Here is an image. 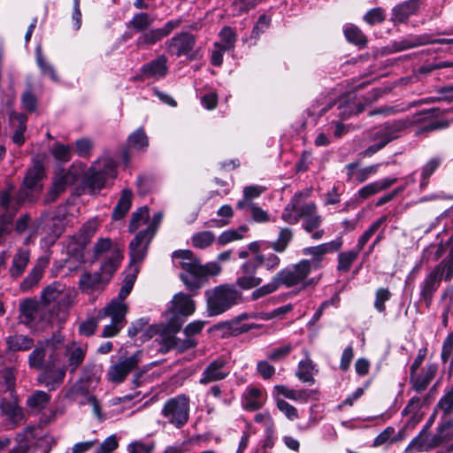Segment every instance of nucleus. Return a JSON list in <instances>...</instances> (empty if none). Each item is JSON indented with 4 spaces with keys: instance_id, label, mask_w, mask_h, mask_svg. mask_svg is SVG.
I'll use <instances>...</instances> for the list:
<instances>
[{
    "instance_id": "obj_39",
    "label": "nucleus",
    "mask_w": 453,
    "mask_h": 453,
    "mask_svg": "<svg viewBox=\"0 0 453 453\" xmlns=\"http://www.w3.org/2000/svg\"><path fill=\"white\" fill-rule=\"evenodd\" d=\"M1 413L7 418V419L14 424L22 420L24 414L22 409L19 406L17 400H2L0 404Z\"/></svg>"
},
{
    "instance_id": "obj_40",
    "label": "nucleus",
    "mask_w": 453,
    "mask_h": 453,
    "mask_svg": "<svg viewBox=\"0 0 453 453\" xmlns=\"http://www.w3.org/2000/svg\"><path fill=\"white\" fill-rule=\"evenodd\" d=\"M5 342L12 351H27L35 346L34 339L24 334L10 335Z\"/></svg>"
},
{
    "instance_id": "obj_11",
    "label": "nucleus",
    "mask_w": 453,
    "mask_h": 453,
    "mask_svg": "<svg viewBox=\"0 0 453 453\" xmlns=\"http://www.w3.org/2000/svg\"><path fill=\"white\" fill-rule=\"evenodd\" d=\"M155 235V227L152 226L140 231L129 243L130 270L134 271L147 253V249Z\"/></svg>"
},
{
    "instance_id": "obj_41",
    "label": "nucleus",
    "mask_w": 453,
    "mask_h": 453,
    "mask_svg": "<svg viewBox=\"0 0 453 453\" xmlns=\"http://www.w3.org/2000/svg\"><path fill=\"white\" fill-rule=\"evenodd\" d=\"M415 120H411L409 119H395L391 122L385 123L382 127L386 131L385 142H391L392 140L397 138V134L414 123Z\"/></svg>"
},
{
    "instance_id": "obj_30",
    "label": "nucleus",
    "mask_w": 453,
    "mask_h": 453,
    "mask_svg": "<svg viewBox=\"0 0 453 453\" xmlns=\"http://www.w3.org/2000/svg\"><path fill=\"white\" fill-rule=\"evenodd\" d=\"M111 276H108L106 273L101 272L96 273H86L80 279V288L85 293H91L94 290H97L103 283L109 280Z\"/></svg>"
},
{
    "instance_id": "obj_29",
    "label": "nucleus",
    "mask_w": 453,
    "mask_h": 453,
    "mask_svg": "<svg viewBox=\"0 0 453 453\" xmlns=\"http://www.w3.org/2000/svg\"><path fill=\"white\" fill-rule=\"evenodd\" d=\"M142 73L148 79H161L164 78L167 72V58L162 55L154 60L147 63L142 66Z\"/></svg>"
},
{
    "instance_id": "obj_35",
    "label": "nucleus",
    "mask_w": 453,
    "mask_h": 453,
    "mask_svg": "<svg viewBox=\"0 0 453 453\" xmlns=\"http://www.w3.org/2000/svg\"><path fill=\"white\" fill-rule=\"evenodd\" d=\"M422 0H408L395 5L392 11V20L395 22H403L408 18L416 13Z\"/></svg>"
},
{
    "instance_id": "obj_34",
    "label": "nucleus",
    "mask_w": 453,
    "mask_h": 453,
    "mask_svg": "<svg viewBox=\"0 0 453 453\" xmlns=\"http://www.w3.org/2000/svg\"><path fill=\"white\" fill-rule=\"evenodd\" d=\"M9 119L11 126L14 128V133L12 137V142L21 146L26 141L24 134L27 130V117L24 113L12 111Z\"/></svg>"
},
{
    "instance_id": "obj_36",
    "label": "nucleus",
    "mask_w": 453,
    "mask_h": 453,
    "mask_svg": "<svg viewBox=\"0 0 453 453\" xmlns=\"http://www.w3.org/2000/svg\"><path fill=\"white\" fill-rule=\"evenodd\" d=\"M397 180L396 178H386L369 183L361 188L357 192V197L360 201H364L370 196L387 189Z\"/></svg>"
},
{
    "instance_id": "obj_23",
    "label": "nucleus",
    "mask_w": 453,
    "mask_h": 453,
    "mask_svg": "<svg viewBox=\"0 0 453 453\" xmlns=\"http://www.w3.org/2000/svg\"><path fill=\"white\" fill-rule=\"evenodd\" d=\"M77 180V173L74 168L65 171L61 169L56 173L52 188L48 195L47 202H52L56 197L64 192L68 185L73 184Z\"/></svg>"
},
{
    "instance_id": "obj_5",
    "label": "nucleus",
    "mask_w": 453,
    "mask_h": 453,
    "mask_svg": "<svg viewBox=\"0 0 453 453\" xmlns=\"http://www.w3.org/2000/svg\"><path fill=\"white\" fill-rule=\"evenodd\" d=\"M453 277V250L437 265H435L419 283V301L429 308L434 296L439 289L441 280L449 281Z\"/></svg>"
},
{
    "instance_id": "obj_56",
    "label": "nucleus",
    "mask_w": 453,
    "mask_h": 453,
    "mask_svg": "<svg viewBox=\"0 0 453 453\" xmlns=\"http://www.w3.org/2000/svg\"><path fill=\"white\" fill-rule=\"evenodd\" d=\"M441 163V159L440 157H433L422 167L420 181L421 188L426 187L430 176L440 166Z\"/></svg>"
},
{
    "instance_id": "obj_24",
    "label": "nucleus",
    "mask_w": 453,
    "mask_h": 453,
    "mask_svg": "<svg viewBox=\"0 0 453 453\" xmlns=\"http://www.w3.org/2000/svg\"><path fill=\"white\" fill-rule=\"evenodd\" d=\"M173 260L185 271L184 274L202 276L203 269L200 261L190 250H177L173 254Z\"/></svg>"
},
{
    "instance_id": "obj_19",
    "label": "nucleus",
    "mask_w": 453,
    "mask_h": 453,
    "mask_svg": "<svg viewBox=\"0 0 453 453\" xmlns=\"http://www.w3.org/2000/svg\"><path fill=\"white\" fill-rule=\"evenodd\" d=\"M230 373L228 362L226 357H219L211 362L204 368L201 373L199 383L202 385H208L210 383L217 382L225 380Z\"/></svg>"
},
{
    "instance_id": "obj_64",
    "label": "nucleus",
    "mask_w": 453,
    "mask_h": 453,
    "mask_svg": "<svg viewBox=\"0 0 453 453\" xmlns=\"http://www.w3.org/2000/svg\"><path fill=\"white\" fill-rule=\"evenodd\" d=\"M154 448V442L146 443L142 440H137L127 445V451L128 453H151Z\"/></svg>"
},
{
    "instance_id": "obj_46",
    "label": "nucleus",
    "mask_w": 453,
    "mask_h": 453,
    "mask_svg": "<svg viewBox=\"0 0 453 453\" xmlns=\"http://www.w3.org/2000/svg\"><path fill=\"white\" fill-rule=\"evenodd\" d=\"M388 216L384 215L376 219L369 227L366 229L363 234L357 240V243L356 246V250L360 252L371 237L388 221Z\"/></svg>"
},
{
    "instance_id": "obj_54",
    "label": "nucleus",
    "mask_w": 453,
    "mask_h": 453,
    "mask_svg": "<svg viewBox=\"0 0 453 453\" xmlns=\"http://www.w3.org/2000/svg\"><path fill=\"white\" fill-rule=\"evenodd\" d=\"M346 39L359 47H365L367 43L366 36L355 26H349L344 29Z\"/></svg>"
},
{
    "instance_id": "obj_14",
    "label": "nucleus",
    "mask_w": 453,
    "mask_h": 453,
    "mask_svg": "<svg viewBox=\"0 0 453 453\" xmlns=\"http://www.w3.org/2000/svg\"><path fill=\"white\" fill-rule=\"evenodd\" d=\"M342 245V238H337L329 242L323 243L314 247H308L303 250V254L311 256V259H303L310 267V270H317L321 267V261L324 256L329 252H334L341 249Z\"/></svg>"
},
{
    "instance_id": "obj_43",
    "label": "nucleus",
    "mask_w": 453,
    "mask_h": 453,
    "mask_svg": "<svg viewBox=\"0 0 453 453\" xmlns=\"http://www.w3.org/2000/svg\"><path fill=\"white\" fill-rule=\"evenodd\" d=\"M317 372L316 365L307 357L299 362L296 376L303 382L313 384L315 381L314 375Z\"/></svg>"
},
{
    "instance_id": "obj_13",
    "label": "nucleus",
    "mask_w": 453,
    "mask_h": 453,
    "mask_svg": "<svg viewBox=\"0 0 453 453\" xmlns=\"http://www.w3.org/2000/svg\"><path fill=\"white\" fill-rule=\"evenodd\" d=\"M181 19L168 20L162 27L149 29L143 32L136 40L139 49H148L167 37L173 30L180 27Z\"/></svg>"
},
{
    "instance_id": "obj_48",
    "label": "nucleus",
    "mask_w": 453,
    "mask_h": 453,
    "mask_svg": "<svg viewBox=\"0 0 453 453\" xmlns=\"http://www.w3.org/2000/svg\"><path fill=\"white\" fill-rule=\"evenodd\" d=\"M44 271V266L37 264L33 267L28 275L20 283V289L24 292L32 289L41 280Z\"/></svg>"
},
{
    "instance_id": "obj_31",
    "label": "nucleus",
    "mask_w": 453,
    "mask_h": 453,
    "mask_svg": "<svg viewBox=\"0 0 453 453\" xmlns=\"http://www.w3.org/2000/svg\"><path fill=\"white\" fill-rule=\"evenodd\" d=\"M265 402V397L261 389L255 387H249L242 396L243 409L250 411L260 409Z\"/></svg>"
},
{
    "instance_id": "obj_22",
    "label": "nucleus",
    "mask_w": 453,
    "mask_h": 453,
    "mask_svg": "<svg viewBox=\"0 0 453 453\" xmlns=\"http://www.w3.org/2000/svg\"><path fill=\"white\" fill-rule=\"evenodd\" d=\"M87 348L78 346L75 343L65 347V356L66 362L63 360L64 353L60 349V365L65 368V372L69 371L71 373L76 372L78 367L82 364L86 356Z\"/></svg>"
},
{
    "instance_id": "obj_12",
    "label": "nucleus",
    "mask_w": 453,
    "mask_h": 453,
    "mask_svg": "<svg viewBox=\"0 0 453 453\" xmlns=\"http://www.w3.org/2000/svg\"><path fill=\"white\" fill-rule=\"evenodd\" d=\"M94 252L96 257L109 254L107 260L101 265V270L106 273L108 276L112 275L123 258L120 250L117 246H112L109 238L98 240L95 244Z\"/></svg>"
},
{
    "instance_id": "obj_15",
    "label": "nucleus",
    "mask_w": 453,
    "mask_h": 453,
    "mask_svg": "<svg viewBox=\"0 0 453 453\" xmlns=\"http://www.w3.org/2000/svg\"><path fill=\"white\" fill-rule=\"evenodd\" d=\"M166 324H161V327H154L159 330L158 342L161 344L160 351L164 354L169 352L176 346L178 338L176 334L180 330L182 326V319H166Z\"/></svg>"
},
{
    "instance_id": "obj_6",
    "label": "nucleus",
    "mask_w": 453,
    "mask_h": 453,
    "mask_svg": "<svg viewBox=\"0 0 453 453\" xmlns=\"http://www.w3.org/2000/svg\"><path fill=\"white\" fill-rule=\"evenodd\" d=\"M209 317L220 315L241 301L242 294L234 285H219L204 293Z\"/></svg>"
},
{
    "instance_id": "obj_61",
    "label": "nucleus",
    "mask_w": 453,
    "mask_h": 453,
    "mask_svg": "<svg viewBox=\"0 0 453 453\" xmlns=\"http://www.w3.org/2000/svg\"><path fill=\"white\" fill-rule=\"evenodd\" d=\"M452 425V420H447L438 426L436 434H434L435 444L441 445L451 438L450 429Z\"/></svg>"
},
{
    "instance_id": "obj_53",
    "label": "nucleus",
    "mask_w": 453,
    "mask_h": 453,
    "mask_svg": "<svg viewBox=\"0 0 453 453\" xmlns=\"http://www.w3.org/2000/svg\"><path fill=\"white\" fill-rule=\"evenodd\" d=\"M150 218L149 209L147 207L139 208L132 214L129 223V232H135L141 226L147 223Z\"/></svg>"
},
{
    "instance_id": "obj_42",
    "label": "nucleus",
    "mask_w": 453,
    "mask_h": 453,
    "mask_svg": "<svg viewBox=\"0 0 453 453\" xmlns=\"http://www.w3.org/2000/svg\"><path fill=\"white\" fill-rule=\"evenodd\" d=\"M50 402V395L42 390H36L27 399V405L33 412H40Z\"/></svg>"
},
{
    "instance_id": "obj_38",
    "label": "nucleus",
    "mask_w": 453,
    "mask_h": 453,
    "mask_svg": "<svg viewBox=\"0 0 453 453\" xmlns=\"http://www.w3.org/2000/svg\"><path fill=\"white\" fill-rule=\"evenodd\" d=\"M97 222L96 220L88 221L81 229L83 236V241L81 243H74L73 242L69 243L68 251L73 252L75 256H77L78 260H82L83 257L81 254V250L84 247L86 242L96 233L97 230Z\"/></svg>"
},
{
    "instance_id": "obj_45",
    "label": "nucleus",
    "mask_w": 453,
    "mask_h": 453,
    "mask_svg": "<svg viewBox=\"0 0 453 453\" xmlns=\"http://www.w3.org/2000/svg\"><path fill=\"white\" fill-rule=\"evenodd\" d=\"M264 191L265 188L262 186L253 185L245 187L243 188V198L236 204L237 209L246 210L247 207L255 204L252 203V200L259 197Z\"/></svg>"
},
{
    "instance_id": "obj_59",
    "label": "nucleus",
    "mask_w": 453,
    "mask_h": 453,
    "mask_svg": "<svg viewBox=\"0 0 453 453\" xmlns=\"http://www.w3.org/2000/svg\"><path fill=\"white\" fill-rule=\"evenodd\" d=\"M358 250H349L342 252L338 256V270L342 272H348L352 263L356 260L358 255Z\"/></svg>"
},
{
    "instance_id": "obj_62",
    "label": "nucleus",
    "mask_w": 453,
    "mask_h": 453,
    "mask_svg": "<svg viewBox=\"0 0 453 453\" xmlns=\"http://www.w3.org/2000/svg\"><path fill=\"white\" fill-rule=\"evenodd\" d=\"M441 360L453 365V333H449L445 338L441 348Z\"/></svg>"
},
{
    "instance_id": "obj_25",
    "label": "nucleus",
    "mask_w": 453,
    "mask_h": 453,
    "mask_svg": "<svg viewBox=\"0 0 453 453\" xmlns=\"http://www.w3.org/2000/svg\"><path fill=\"white\" fill-rule=\"evenodd\" d=\"M300 215L303 219L302 226L307 233H312L322 224L323 219L321 215L318 213L315 203L303 204L300 207Z\"/></svg>"
},
{
    "instance_id": "obj_58",
    "label": "nucleus",
    "mask_w": 453,
    "mask_h": 453,
    "mask_svg": "<svg viewBox=\"0 0 453 453\" xmlns=\"http://www.w3.org/2000/svg\"><path fill=\"white\" fill-rule=\"evenodd\" d=\"M262 0H234L231 4L234 15H241L255 8Z\"/></svg>"
},
{
    "instance_id": "obj_9",
    "label": "nucleus",
    "mask_w": 453,
    "mask_h": 453,
    "mask_svg": "<svg viewBox=\"0 0 453 453\" xmlns=\"http://www.w3.org/2000/svg\"><path fill=\"white\" fill-rule=\"evenodd\" d=\"M19 311L20 323L27 326H33L38 322L51 323L55 321L42 302H38L36 299L27 298L20 302Z\"/></svg>"
},
{
    "instance_id": "obj_51",
    "label": "nucleus",
    "mask_w": 453,
    "mask_h": 453,
    "mask_svg": "<svg viewBox=\"0 0 453 453\" xmlns=\"http://www.w3.org/2000/svg\"><path fill=\"white\" fill-rule=\"evenodd\" d=\"M35 55H36V64H37L38 67L40 68L42 74L48 75V76H50V78L52 81H58V75L56 73L54 67L52 66V65H50V63H48L46 61L40 47L36 48Z\"/></svg>"
},
{
    "instance_id": "obj_1",
    "label": "nucleus",
    "mask_w": 453,
    "mask_h": 453,
    "mask_svg": "<svg viewBox=\"0 0 453 453\" xmlns=\"http://www.w3.org/2000/svg\"><path fill=\"white\" fill-rule=\"evenodd\" d=\"M64 342L61 335L38 342L28 356L31 368L43 370L38 381L50 390H55L64 381L65 368L60 365V346Z\"/></svg>"
},
{
    "instance_id": "obj_8",
    "label": "nucleus",
    "mask_w": 453,
    "mask_h": 453,
    "mask_svg": "<svg viewBox=\"0 0 453 453\" xmlns=\"http://www.w3.org/2000/svg\"><path fill=\"white\" fill-rule=\"evenodd\" d=\"M190 400L184 394L169 398L165 402L161 415L165 422L180 429L187 425L189 419Z\"/></svg>"
},
{
    "instance_id": "obj_17",
    "label": "nucleus",
    "mask_w": 453,
    "mask_h": 453,
    "mask_svg": "<svg viewBox=\"0 0 453 453\" xmlns=\"http://www.w3.org/2000/svg\"><path fill=\"white\" fill-rule=\"evenodd\" d=\"M140 357L141 353L136 352L111 365L106 373L108 380L115 384L124 381L127 374L137 367Z\"/></svg>"
},
{
    "instance_id": "obj_32",
    "label": "nucleus",
    "mask_w": 453,
    "mask_h": 453,
    "mask_svg": "<svg viewBox=\"0 0 453 453\" xmlns=\"http://www.w3.org/2000/svg\"><path fill=\"white\" fill-rule=\"evenodd\" d=\"M438 446V444H435L434 435H430L428 430L422 429L419 434L411 440L405 449V451L407 453H412L414 450L428 451Z\"/></svg>"
},
{
    "instance_id": "obj_63",
    "label": "nucleus",
    "mask_w": 453,
    "mask_h": 453,
    "mask_svg": "<svg viewBox=\"0 0 453 453\" xmlns=\"http://www.w3.org/2000/svg\"><path fill=\"white\" fill-rule=\"evenodd\" d=\"M276 406L280 411L288 419L293 421L298 418V411L292 404L288 403L283 399L276 398Z\"/></svg>"
},
{
    "instance_id": "obj_60",
    "label": "nucleus",
    "mask_w": 453,
    "mask_h": 453,
    "mask_svg": "<svg viewBox=\"0 0 453 453\" xmlns=\"http://www.w3.org/2000/svg\"><path fill=\"white\" fill-rule=\"evenodd\" d=\"M436 411H442L443 415L453 413V386L440 399L436 405Z\"/></svg>"
},
{
    "instance_id": "obj_47",
    "label": "nucleus",
    "mask_w": 453,
    "mask_h": 453,
    "mask_svg": "<svg viewBox=\"0 0 453 453\" xmlns=\"http://www.w3.org/2000/svg\"><path fill=\"white\" fill-rule=\"evenodd\" d=\"M294 237V232L289 227H281L279 231L277 239L272 243V249L279 253L284 252Z\"/></svg>"
},
{
    "instance_id": "obj_18",
    "label": "nucleus",
    "mask_w": 453,
    "mask_h": 453,
    "mask_svg": "<svg viewBox=\"0 0 453 453\" xmlns=\"http://www.w3.org/2000/svg\"><path fill=\"white\" fill-rule=\"evenodd\" d=\"M196 45V37L190 33L176 34L165 43L167 52L176 57L187 56L192 52Z\"/></svg>"
},
{
    "instance_id": "obj_2",
    "label": "nucleus",
    "mask_w": 453,
    "mask_h": 453,
    "mask_svg": "<svg viewBox=\"0 0 453 453\" xmlns=\"http://www.w3.org/2000/svg\"><path fill=\"white\" fill-rule=\"evenodd\" d=\"M44 167L42 163L35 162L34 165L28 169L23 181V185L19 188L17 195L13 196L14 188L12 185L0 193V205L7 211L15 212L19 205L27 201H32L36 195L42 190L41 181L43 179Z\"/></svg>"
},
{
    "instance_id": "obj_44",
    "label": "nucleus",
    "mask_w": 453,
    "mask_h": 453,
    "mask_svg": "<svg viewBox=\"0 0 453 453\" xmlns=\"http://www.w3.org/2000/svg\"><path fill=\"white\" fill-rule=\"evenodd\" d=\"M133 194L129 189H123L113 211L112 219L119 220L127 213L132 204Z\"/></svg>"
},
{
    "instance_id": "obj_49",
    "label": "nucleus",
    "mask_w": 453,
    "mask_h": 453,
    "mask_svg": "<svg viewBox=\"0 0 453 453\" xmlns=\"http://www.w3.org/2000/svg\"><path fill=\"white\" fill-rule=\"evenodd\" d=\"M154 19L146 12L136 13L129 21L128 26L137 32H145L152 26Z\"/></svg>"
},
{
    "instance_id": "obj_27",
    "label": "nucleus",
    "mask_w": 453,
    "mask_h": 453,
    "mask_svg": "<svg viewBox=\"0 0 453 453\" xmlns=\"http://www.w3.org/2000/svg\"><path fill=\"white\" fill-rule=\"evenodd\" d=\"M52 225V221L48 219L33 220L28 229L29 234L27 239V242H33L38 235L45 233V234L47 235V237L45 238L46 243H53L58 235V232H54L52 234L50 233Z\"/></svg>"
},
{
    "instance_id": "obj_57",
    "label": "nucleus",
    "mask_w": 453,
    "mask_h": 453,
    "mask_svg": "<svg viewBox=\"0 0 453 453\" xmlns=\"http://www.w3.org/2000/svg\"><path fill=\"white\" fill-rule=\"evenodd\" d=\"M214 241L215 236L211 231L199 232L192 236V244L198 249H205L211 245Z\"/></svg>"
},
{
    "instance_id": "obj_7",
    "label": "nucleus",
    "mask_w": 453,
    "mask_h": 453,
    "mask_svg": "<svg viewBox=\"0 0 453 453\" xmlns=\"http://www.w3.org/2000/svg\"><path fill=\"white\" fill-rule=\"evenodd\" d=\"M117 176L116 164L110 157L95 161L85 173L82 185L88 193L95 194L106 186L107 180Z\"/></svg>"
},
{
    "instance_id": "obj_50",
    "label": "nucleus",
    "mask_w": 453,
    "mask_h": 453,
    "mask_svg": "<svg viewBox=\"0 0 453 453\" xmlns=\"http://www.w3.org/2000/svg\"><path fill=\"white\" fill-rule=\"evenodd\" d=\"M128 147L137 150H144L149 146V139L143 130L140 127L129 134L127 139Z\"/></svg>"
},
{
    "instance_id": "obj_3",
    "label": "nucleus",
    "mask_w": 453,
    "mask_h": 453,
    "mask_svg": "<svg viewBox=\"0 0 453 453\" xmlns=\"http://www.w3.org/2000/svg\"><path fill=\"white\" fill-rule=\"evenodd\" d=\"M139 268L134 266V271L125 279L124 285L121 287L118 297L112 299L104 308L99 311V318H111V323L106 325L103 330L102 336L110 338L117 335L126 324V315L128 311V306L125 299L130 294Z\"/></svg>"
},
{
    "instance_id": "obj_20",
    "label": "nucleus",
    "mask_w": 453,
    "mask_h": 453,
    "mask_svg": "<svg viewBox=\"0 0 453 453\" xmlns=\"http://www.w3.org/2000/svg\"><path fill=\"white\" fill-rule=\"evenodd\" d=\"M260 266L258 256L254 259H250L241 266L242 276L237 278L236 283L242 289H250L258 287L262 283V279L256 276L257 268Z\"/></svg>"
},
{
    "instance_id": "obj_10",
    "label": "nucleus",
    "mask_w": 453,
    "mask_h": 453,
    "mask_svg": "<svg viewBox=\"0 0 453 453\" xmlns=\"http://www.w3.org/2000/svg\"><path fill=\"white\" fill-rule=\"evenodd\" d=\"M311 272L308 264L301 260L293 266L280 270L274 275V278L279 287L285 286L290 288L299 284H305V280Z\"/></svg>"
},
{
    "instance_id": "obj_52",
    "label": "nucleus",
    "mask_w": 453,
    "mask_h": 453,
    "mask_svg": "<svg viewBox=\"0 0 453 453\" xmlns=\"http://www.w3.org/2000/svg\"><path fill=\"white\" fill-rule=\"evenodd\" d=\"M249 230L247 226H241L236 229H229L223 232L219 237V243L226 245L231 242L241 240Z\"/></svg>"
},
{
    "instance_id": "obj_21",
    "label": "nucleus",
    "mask_w": 453,
    "mask_h": 453,
    "mask_svg": "<svg viewBox=\"0 0 453 453\" xmlns=\"http://www.w3.org/2000/svg\"><path fill=\"white\" fill-rule=\"evenodd\" d=\"M311 194V188H305L302 191L296 192L292 198L290 199L289 203L286 205L284 208L281 219L288 224H296L301 219L300 215V207L301 203L308 198Z\"/></svg>"
},
{
    "instance_id": "obj_33",
    "label": "nucleus",
    "mask_w": 453,
    "mask_h": 453,
    "mask_svg": "<svg viewBox=\"0 0 453 453\" xmlns=\"http://www.w3.org/2000/svg\"><path fill=\"white\" fill-rule=\"evenodd\" d=\"M274 391L277 393V395L301 403H307L309 399L314 398V395L317 394V391L313 389L296 390L285 385H276L274 387Z\"/></svg>"
},
{
    "instance_id": "obj_28",
    "label": "nucleus",
    "mask_w": 453,
    "mask_h": 453,
    "mask_svg": "<svg viewBox=\"0 0 453 453\" xmlns=\"http://www.w3.org/2000/svg\"><path fill=\"white\" fill-rule=\"evenodd\" d=\"M437 365L434 363H428L426 365V366L423 368L420 374L417 375L416 373L410 374V380L412 384V388L418 392L420 393L426 389L430 382L434 380L435 377V374L437 372Z\"/></svg>"
},
{
    "instance_id": "obj_55",
    "label": "nucleus",
    "mask_w": 453,
    "mask_h": 453,
    "mask_svg": "<svg viewBox=\"0 0 453 453\" xmlns=\"http://www.w3.org/2000/svg\"><path fill=\"white\" fill-rule=\"evenodd\" d=\"M439 93L441 94L442 96L440 97H429V98L422 99L420 101L412 102L411 104L406 105V110H409L411 107H414L417 105H420L423 104L434 103V102L440 101V100L451 101L453 99V86L443 87L439 90Z\"/></svg>"
},
{
    "instance_id": "obj_16",
    "label": "nucleus",
    "mask_w": 453,
    "mask_h": 453,
    "mask_svg": "<svg viewBox=\"0 0 453 453\" xmlns=\"http://www.w3.org/2000/svg\"><path fill=\"white\" fill-rule=\"evenodd\" d=\"M196 311V303L189 296L184 293L175 294L170 305L165 312V319H181L180 317H188Z\"/></svg>"
},
{
    "instance_id": "obj_26",
    "label": "nucleus",
    "mask_w": 453,
    "mask_h": 453,
    "mask_svg": "<svg viewBox=\"0 0 453 453\" xmlns=\"http://www.w3.org/2000/svg\"><path fill=\"white\" fill-rule=\"evenodd\" d=\"M453 44V38L432 39L429 35H411L397 42V50H404L426 44Z\"/></svg>"
},
{
    "instance_id": "obj_37",
    "label": "nucleus",
    "mask_w": 453,
    "mask_h": 453,
    "mask_svg": "<svg viewBox=\"0 0 453 453\" xmlns=\"http://www.w3.org/2000/svg\"><path fill=\"white\" fill-rule=\"evenodd\" d=\"M30 259V252L28 250L19 249L17 250L12 258V265L9 273L12 278L18 279L25 272Z\"/></svg>"
},
{
    "instance_id": "obj_4",
    "label": "nucleus",
    "mask_w": 453,
    "mask_h": 453,
    "mask_svg": "<svg viewBox=\"0 0 453 453\" xmlns=\"http://www.w3.org/2000/svg\"><path fill=\"white\" fill-rule=\"evenodd\" d=\"M74 291L67 289L60 282H53L41 293V302L58 323H63L68 316V309L74 301Z\"/></svg>"
}]
</instances>
